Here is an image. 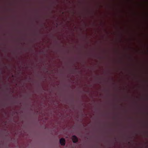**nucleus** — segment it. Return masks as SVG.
Instances as JSON below:
<instances>
[{"label": "nucleus", "mask_w": 148, "mask_h": 148, "mask_svg": "<svg viewBox=\"0 0 148 148\" xmlns=\"http://www.w3.org/2000/svg\"><path fill=\"white\" fill-rule=\"evenodd\" d=\"M72 139L73 143H76L78 141L77 137L75 135H73L72 136Z\"/></svg>", "instance_id": "obj_1"}, {"label": "nucleus", "mask_w": 148, "mask_h": 148, "mask_svg": "<svg viewBox=\"0 0 148 148\" xmlns=\"http://www.w3.org/2000/svg\"><path fill=\"white\" fill-rule=\"evenodd\" d=\"M60 143L62 145H64L65 144V140L64 139L61 138L60 140Z\"/></svg>", "instance_id": "obj_2"}]
</instances>
